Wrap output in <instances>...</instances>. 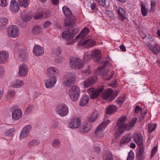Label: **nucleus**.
<instances>
[{
  "label": "nucleus",
  "instance_id": "7",
  "mask_svg": "<svg viewBox=\"0 0 160 160\" xmlns=\"http://www.w3.org/2000/svg\"><path fill=\"white\" fill-rule=\"evenodd\" d=\"M70 65L71 67L73 69H80L83 67L84 63L81 59L76 58L71 60Z\"/></svg>",
  "mask_w": 160,
  "mask_h": 160
},
{
  "label": "nucleus",
  "instance_id": "51",
  "mask_svg": "<svg viewBox=\"0 0 160 160\" xmlns=\"http://www.w3.org/2000/svg\"><path fill=\"white\" fill-rule=\"evenodd\" d=\"M134 158V155L133 152L130 151L128 153V156L127 158V160H133Z\"/></svg>",
  "mask_w": 160,
  "mask_h": 160
},
{
  "label": "nucleus",
  "instance_id": "26",
  "mask_svg": "<svg viewBox=\"0 0 160 160\" xmlns=\"http://www.w3.org/2000/svg\"><path fill=\"white\" fill-rule=\"evenodd\" d=\"M75 18H74L68 17L64 20V23L65 27L73 26L75 25Z\"/></svg>",
  "mask_w": 160,
  "mask_h": 160
},
{
  "label": "nucleus",
  "instance_id": "2",
  "mask_svg": "<svg viewBox=\"0 0 160 160\" xmlns=\"http://www.w3.org/2000/svg\"><path fill=\"white\" fill-rule=\"evenodd\" d=\"M68 94L72 101L76 102L80 97V90L77 86H74L69 88Z\"/></svg>",
  "mask_w": 160,
  "mask_h": 160
},
{
  "label": "nucleus",
  "instance_id": "37",
  "mask_svg": "<svg viewBox=\"0 0 160 160\" xmlns=\"http://www.w3.org/2000/svg\"><path fill=\"white\" fill-rule=\"evenodd\" d=\"M14 128H11L6 130L4 132L5 135L9 137H12L13 136V132L14 131Z\"/></svg>",
  "mask_w": 160,
  "mask_h": 160
},
{
  "label": "nucleus",
  "instance_id": "52",
  "mask_svg": "<svg viewBox=\"0 0 160 160\" xmlns=\"http://www.w3.org/2000/svg\"><path fill=\"white\" fill-rule=\"evenodd\" d=\"M8 2L7 0H0V6L3 8L6 7L8 5Z\"/></svg>",
  "mask_w": 160,
  "mask_h": 160
},
{
  "label": "nucleus",
  "instance_id": "36",
  "mask_svg": "<svg viewBox=\"0 0 160 160\" xmlns=\"http://www.w3.org/2000/svg\"><path fill=\"white\" fill-rule=\"evenodd\" d=\"M19 55L22 60H26L28 57V52L26 51L21 50L19 53Z\"/></svg>",
  "mask_w": 160,
  "mask_h": 160
},
{
  "label": "nucleus",
  "instance_id": "35",
  "mask_svg": "<svg viewBox=\"0 0 160 160\" xmlns=\"http://www.w3.org/2000/svg\"><path fill=\"white\" fill-rule=\"evenodd\" d=\"M18 1L20 7L26 8L29 4L30 0H18Z\"/></svg>",
  "mask_w": 160,
  "mask_h": 160
},
{
  "label": "nucleus",
  "instance_id": "53",
  "mask_svg": "<svg viewBox=\"0 0 160 160\" xmlns=\"http://www.w3.org/2000/svg\"><path fill=\"white\" fill-rule=\"evenodd\" d=\"M34 18L35 19H40L44 18V14L42 13H38L35 15Z\"/></svg>",
  "mask_w": 160,
  "mask_h": 160
},
{
  "label": "nucleus",
  "instance_id": "34",
  "mask_svg": "<svg viewBox=\"0 0 160 160\" xmlns=\"http://www.w3.org/2000/svg\"><path fill=\"white\" fill-rule=\"evenodd\" d=\"M62 11L66 17H69L72 15V13L70 10L67 7L64 6L62 8Z\"/></svg>",
  "mask_w": 160,
  "mask_h": 160
},
{
  "label": "nucleus",
  "instance_id": "15",
  "mask_svg": "<svg viewBox=\"0 0 160 160\" xmlns=\"http://www.w3.org/2000/svg\"><path fill=\"white\" fill-rule=\"evenodd\" d=\"M47 73L49 77H55V76L59 74V70L56 67H50L47 70Z\"/></svg>",
  "mask_w": 160,
  "mask_h": 160
},
{
  "label": "nucleus",
  "instance_id": "56",
  "mask_svg": "<svg viewBox=\"0 0 160 160\" xmlns=\"http://www.w3.org/2000/svg\"><path fill=\"white\" fill-rule=\"evenodd\" d=\"M156 2L154 1H151V9L152 11H154L156 6Z\"/></svg>",
  "mask_w": 160,
  "mask_h": 160
},
{
  "label": "nucleus",
  "instance_id": "1",
  "mask_svg": "<svg viewBox=\"0 0 160 160\" xmlns=\"http://www.w3.org/2000/svg\"><path fill=\"white\" fill-rule=\"evenodd\" d=\"M127 120V117L126 116H122L118 120L115 132L116 137H119L127 128L128 129H131L134 126L137 121L136 118L133 119L130 122L128 127L127 125L125 123Z\"/></svg>",
  "mask_w": 160,
  "mask_h": 160
},
{
  "label": "nucleus",
  "instance_id": "39",
  "mask_svg": "<svg viewBox=\"0 0 160 160\" xmlns=\"http://www.w3.org/2000/svg\"><path fill=\"white\" fill-rule=\"evenodd\" d=\"M139 146L140 148L138 155L140 157L141 159H142L144 155V148L142 145Z\"/></svg>",
  "mask_w": 160,
  "mask_h": 160
},
{
  "label": "nucleus",
  "instance_id": "41",
  "mask_svg": "<svg viewBox=\"0 0 160 160\" xmlns=\"http://www.w3.org/2000/svg\"><path fill=\"white\" fill-rule=\"evenodd\" d=\"M148 46L149 49H150L153 53L155 54H158L159 52V50L157 48L152 46L151 44H148Z\"/></svg>",
  "mask_w": 160,
  "mask_h": 160
},
{
  "label": "nucleus",
  "instance_id": "25",
  "mask_svg": "<svg viewBox=\"0 0 160 160\" xmlns=\"http://www.w3.org/2000/svg\"><path fill=\"white\" fill-rule=\"evenodd\" d=\"M108 64V62H105L103 66L99 68L98 74H100L102 76H104L106 75L108 72V69L105 68Z\"/></svg>",
  "mask_w": 160,
  "mask_h": 160
},
{
  "label": "nucleus",
  "instance_id": "42",
  "mask_svg": "<svg viewBox=\"0 0 160 160\" xmlns=\"http://www.w3.org/2000/svg\"><path fill=\"white\" fill-rule=\"evenodd\" d=\"M41 28L40 26H35L33 27L32 32L34 34H38L41 31Z\"/></svg>",
  "mask_w": 160,
  "mask_h": 160
},
{
  "label": "nucleus",
  "instance_id": "57",
  "mask_svg": "<svg viewBox=\"0 0 160 160\" xmlns=\"http://www.w3.org/2000/svg\"><path fill=\"white\" fill-rule=\"evenodd\" d=\"M51 22L47 21L43 25V27L44 28H46L49 27L51 25Z\"/></svg>",
  "mask_w": 160,
  "mask_h": 160
},
{
  "label": "nucleus",
  "instance_id": "49",
  "mask_svg": "<svg viewBox=\"0 0 160 160\" xmlns=\"http://www.w3.org/2000/svg\"><path fill=\"white\" fill-rule=\"evenodd\" d=\"M103 159V160H113L112 155L109 153L104 155Z\"/></svg>",
  "mask_w": 160,
  "mask_h": 160
},
{
  "label": "nucleus",
  "instance_id": "50",
  "mask_svg": "<svg viewBox=\"0 0 160 160\" xmlns=\"http://www.w3.org/2000/svg\"><path fill=\"white\" fill-rule=\"evenodd\" d=\"M8 20L7 18L2 17L0 18V22L3 25H5L8 23Z\"/></svg>",
  "mask_w": 160,
  "mask_h": 160
},
{
  "label": "nucleus",
  "instance_id": "13",
  "mask_svg": "<svg viewBox=\"0 0 160 160\" xmlns=\"http://www.w3.org/2000/svg\"><path fill=\"white\" fill-rule=\"evenodd\" d=\"M28 67L24 64H21L18 69V74L21 77H25L28 72Z\"/></svg>",
  "mask_w": 160,
  "mask_h": 160
},
{
  "label": "nucleus",
  "instance_id": "48",
  "mask_svg": "<svg viewBox=\"0 0 160 160\" xmlns=\"http://www.w3.org/2000/svg\"><path fill=\"white\" fill-rule=\"evenodd\" d=\"M158 147L156 146L154 147L152 149L151 152V158H152L156 154L157 151Z\"/></svg>",
  "mask_w": 160,
  "mask_h": 160
},
{
  "label": "nucleus",
  "instance_id": "62",
  "mask_svg": "<svg viewBox=\"0 0 160 160\" xmlns=\"http://www.w3.org/2000/svg\"><path fill=\"white\" fill-rule=\"evenodd\" d=\"M101 150V149L98 146H95L94 148V151L95 152H100Z\"/></svg>",
  "mask_w": 160,
  "mask_h": 160
},
{
  "label": "nucleus",
  "instance_id": "18",
  "mask_svg": "<svg viewBox=\"0 0 160 160\" xmlns=\"http://www.w3.org/2000/svg\"><path fill=\"white\" fill-rule=\"evenodd\" d=\"M9 58V54L4 51H0V64L6 63Z\"/></svg>",
  "mask_w": 160,
  "mask_h": 160
},
{
  "label": "nucleus",
  "instance_id": "38",
  "mask_svg": "<svg viewBox=\"0 0 160 160\" xmlns=\"http://www.w3.org/2000/svg\"><path fill=\"white\" fill-rule=\"evenodd\" d=\"M39 141L37 139H34L30 141L28 143V146L29 147H32L38 145Z\"/></svg>",
  "mask_w": 160,
  "mask_h": 160
},
{
  "label": "nucleus",
  "instance_id": "59",
  "mask_svg": "<svg viewBox=\"0 0 160 160\" xmlns=\"http://www.w3.org/2000/svg\"><path fill=\"white\" fill-rule=\"evenodd\" d=\"M44 14V17H49L50 14L51 13L48 10H46L45 11Z\"/></svg>",
  "mask_w": 160,
  "mask_h": 160
},
{
  "label": "nucleus",
  "instance_id": "30",
  "mask_svg": "<svg viewBox=\"0 0 160 160\" xmlns=\"http://www.w3.org/2000/svg\"><path fill=\"white\" fill-rule=\"evenodd\" d=\"M98 116V111L94 110L92 112L90 116L89 117V119L91 122H94L96 121Z\"/></svg>",
  "mask_w": 160,
  "mask_h": 160
},
{
  "label": "nucleus",
  "instance_id": "5",
  "mask_svg": "<svg viewBox=\"0 0 160 160\" xmlns=\"http://www.w3.org/2000/svg\"><path fill=\"white\" fill-rule=\"evenodd\" d=\"M63 82L65 85L68 87L74 84L75 81V76L73 73H67L64 75Z\"/></svg>",
  "mask_w": 160,
  "mask_h": 160
},
{
  "label": "nucleus",
  "instance_id": "47",
  "mask_svg": "<svg viewBox=\"0 0 160 160\" xmlns=\"http://www.w3.org/2000/svg\"><path fill=\"white\" fill-rule=\"evenodd\" d=\"M84 157L85 158L87 159V160H90V158L92 157V153L90 151H89L87 152L84 153Z\"/></svg>",
  "mask_w": 160,
  "mask_h": 160
},
{
  "label": "nucleus",
  "instance_id": "29",
  "mask_svg": "<svg viewBox=\"0 0 160 160\" xmlns=\"http://www.w3.org/2000/svg\"><path fill=\"white\" fill-rule=\"evenodd\" d=\"M89 99V97L86 94L83 95L81 97L79 105L83 106L86 105L88 102Z\"/></svg>",
  "mask_w": 160,
  "mask_h": 160
},
{
  "label": "nucleus",
  "instance_id": "63",
  "mask_svg": "<svg viewBox=\"0 0 160 160\" xmlns=\"http://www.w3.org/2000/svg\"><path fill=\"white\" fill-rule=\"evenodd\" d=\"M4 73V69L2 66H0V78L2 77Z\"/></svg>",
  "mask_w": 160,
  "mask_h": 160
},
{
  "label": "nucleus",
  "instance_id": "43",
  "mask_svg": "<svg viewBox=\"0 0 160 160\" xmlns=\"http://www.w3.org/2000/svg\"><path fill=\"white\" fill-rule=\"evenodd\" d=\"M61 144L60 140L58 139H54L52 142V146L55 148L59 147Z\"/></svg>",
  "mask_w": 160,
  "mask_h": 160
},
{
  "label": "nucleus",
  "instance_id": "58",
  "mask_svg": "<svg viewBox=\"0 0 160 160\" xmlns=\"http://www.w3.org/2000/svg\"><path fill=\"white\" fill-rule=\"evenodd\" d=\"M142 110V108H140L138 105H137L135 109V113H137Z\"/></svg>",
  "mask_w": 160,
  "mask_h": 160
},
{
  "label": "nucleus",
  "instance_id": "32",
  "mask_svg": "<svg viewBox=\"0 0 160 160\" xmlns=\"http://www.w3.org/2000/svg\"><path fill=\"white\" fill-rule=\"evenodd\" d=\"M125 10L122 8H119L118 9L117 13L122 19L123 20L125 18Z\"/></svg>",
  "mask_w": 160,
  "mask_h": 160
},
{
  "label": "nucleus",
  "instance_id": "33",
  "mask_svg": "<svg viewBox=\"0 0 160 160\" xmlns=\"http://www.w3.org/2000/svg\"><path fill=\"white\" fill-rule=\"evenodd\" d=\"M15 92L14 90L9 91L8 92V94L6 96L7 100L9 101H12L15 97Z\"/></svg>",
  "mask_w": 160,
  "mask_h": 160
},
{
  "label": "nucleus",
  "instance_id": "9",
  "mask_svg": "<svg viewBox=\"0 0 160 160\" xmlns=\"http://www.w3.org/2000/svg\"><path fill=\"white\" fill-rule=\"evenodd\" d=\"M96 42L93 39H88L80 41L79 45L85 48H91L95 46Z\"/></svg>",
  "mask_w": 160,
  "mask_h": 160
},
{
  "label": "nucleus",
  "instance_id": "3",
  "mask_svg": "<svg viewBox=\"0 0 160 160\" xmlns=\"http://www.w3.org/2000/svg\"><path fill=\"white\" fill-rule=\"evenodd\" d=\"M91 53H86L85 54L83 60L87 62L89 59L92 58L96 62H98L101 58V52L98 49L93 51Z\"/></svg>",
  "mask_w": 160,
  "mask_h": 160
},
{
  "label": "nucleus",
  "instance_id": "6",
  "mask_svg": "<svg viewBox=\"0 0 160 160\" xmlns=\"http://www.w3.org/2000/svg\"><path fill=\"white\" fill-rule=\"evenodd\" d=\"M19 33V28L16 26H10L8 29V35L11 38H15L18 37Z\"/></svg>",
  "mask_w": 160,
  "mask_h": 160
},
{
  "label": "nucleus",
  "instance_id": "11",
  "mask_svg": "<svg viewBox=\"0 0 160 160\" xmlns=\"http://www.w3.org/2000/svg\"><path fill=\"white\" fill-rule=\"evenodd\" d=\"M12 109L14 111L12 113V116L13 119L15 120L19 119L22 115L21 110L18 108L17 106H13L12 108Z\"/></svg>",
  "mask_w": 160,
  "mask_h": 160
},
{
  "label": "nucleus",
  "instance_id": "21",
  "mask_svg": "<svg viewBox=\"0 0 160 160\" xmlns=\"http://www.w3.org/2000/svg\"><path fill=\"white\" fill-rule=\"evenodd\" d=\"M33 53L36 56H40L44 53L43 48L40 46L35 45L33 48Z\"/></svg>",
  "mask_w": 160,
  "mask_h": 160
},
{
  "label": "nucleus",
  "instance_id": "64",
  "mask_svg": "<svg viewBox=\"0 0 160 160\" xmlns=\"http://www.w3.org/2000/svg\"><path fill=\"white\" fill-rule=\"evenodd\" d=\"M96 4L95 3L93 2V3H92L91 5V9L92 10H95L96 8Z\"/></svg>",
  "mask_w": 160,
  "mask_h": 160
},
{
  "label": "nucleus",
  "instance_id": "55",
  "mask_svg": "<svg viewBox=\"0 0 160 160\" xmlns=\"http://www.w3.org/2000/svg\"><path fill=\"white\" fill-rule=\"evenodd\" d=\"M33 108H34L33 106L30 105L27 108L26 111L28 114H29L32 111Z\"/></svg>",
  "mask_w": 160,
  "mask_h": 160
},
{
  "label": "nucleus",
  "instance_id": "31",
  "mask_svg": "<svg viewBox=\"0 0 160 160\" xmlns=\"http://www.w3.org/2000/svg\"><path fill=\"white\" fill-rule=\"evenodd\" d=\"M89 32V29L87 28H84L81 33L76 37V39H79L82 38L87 35Z\"/></svg>",
  "mask_w": 160,
  "mask_h": 160
},
{
  "label": "nucleus",
  "instance_id": "12",
  "mask_svg": "<svg viewBox=\"0 0 160 160\" xmlns=\"http://www.w3.org/2000/svg\"><path fill=\"white\" fill-rule=\"evenodd\" d=\"M81 125V120L78 118H73L69 121L68 124L69 127L72 128H78Z\"/></svg>",
  "mask_w": 160,
  "mask_h": 160
},
{
  "label": "nucleus",
  "instance_id": "44",
  "mask_svg": "<svg viewBox=\"0 0 160 160\" xmlns=\"http://www.w3.org/2000/svg\"><path fill=\"white\" fill-rule=\"evenodd\" d=\"M141 11L142 15L144 16H146L148 13L147 9L146 8L145 6H144L142 3L141 5Z\"/></svg>",
  "mask_w": 160,
  "mask_h": 160
},
{
  "label": "nucleus",
  "instance_id": "20",
  "mask_svg": "<svg viewBox=\"0 0 160 160\" xmlns=\"http://www.w3.org/2000/svg\"><path fill=\"white\" fill-rule=\"evenodd\" d=\"M132 135L131 134L126 135L123 137L120 142V145L121 147L126 144L129 142L131 140Z\"/></svg>",
  "mask_w": 160,
  "mask_h": 160
},
{
  "label": "nucleus",
  "instance_id": "4",
  "mask_svg": "<svg viewBox=\"0 0 160 160\" xmlns=\"http://www.w3.org/2000/svg\"><path fill=\"white\" fill-rule=\"evenodd\" d=\"M110 123V121L109 120L105 119L104 121L97 128L95 131V133L98 138L100 139L103 137L104 134L102 131Z\"/></svg>",
  "mask_w": 160,
  "mask_h": 160
},
{
  "label": "nucleus",
  "instance_id": "17",
  "mask_svg": "<svg viewBox=\"0 0 160 160\" xmlns=\"http://www.w3.org/2000/svg\"><path fill=\"white\" fill-rule=\"evenodd\" d=\"M134 142L137 145L141 146L142 145L143 139L142 135L140 133H135L133 135Z\"/></svg>",
  "mask_w": 160,
  "mask_h": 160
},
{
  "label": "nucleus",
  "instance_id": "40",
  "mask_svg": "<svg viewBox=\"0 0 160 160\" xmlns=\"http://www.w3.org/2000/svg\"><path fill=\"white\" fill-rule=\"evenodd\" d=\"M156 124L149 123L148 125V128L149 132L153 131L157 127Z\"/></svg>",
  "mask_w": 160,
  "mask_h": 160
},
{
  "label": "nucleus",
  "instance_id": "8",
  "mask_svg": "<svg viewBox=\"0 0 160 160\" xmlns=\"http://www.w3.org/2000/svg\"><path fill=\"white\" fill-rule=\"evenodd\" d=\"M57 112L61 117L67 115L68 113V109L67 106L64 104L59 105L57 108Z\"/></svg>",
  "mask_w": 160,
  "mask_h": 160
},
{
  "label": "nucleus",
  "instance_id": "23",
  "mask_svg": "<svg viewBox=\"0 0 160 160\" xmlns=\"http://www.w3.org/2000/svg\"><path fill=\"white\" fill-rule=\"evenodd\" d=\"M76 32H72L70 30H68L64 31L62 34V37L65 39H69L71 38L74 37Z\"/></svg>",
  "mask_w": 160,
  "mask_h": 160
},
{
  "label": "nucleus",
  "instance_id": "24",
  "mask_svg": "<svg viewBox=\"0 0 160 160\" xmlns=\"http://www.w3.org/2000/svg\"><path fill=\"white\" fill-rule=\"evenodd\" d=\"M10 9L11 11L15 12L18 11L19 7L18 4L15 0H12L11 1Z\"/></svg>",
  "mask_w": 160,
  "mask_h": 160
},
{
  "label": "nucleus",
  "instance_id": "10",
  "mask_svg": "<svg viewBox=\"0 0 160 160\" xmlns=\"http://www.w3.org/2000/svg\"><path fill=\"white\" fill-rule=\"evenodd\" d=\"M103 88H101L96 90L93 88H91L88 90V92L91 93L90 98L93 99L98 97L103 91Z\"/></svg>",
  "mask_w": 160,
  "mask_h": 160
},
{
  "label": "nucleus",
  "instance_id": "27",
  "mask_svg": "<svg viewBox=\"0 0 160 160\" xmlns=\"http://www.w3.org/2000/svg\"><path fill=\"white\" fill-rule=\"evenodd\" d=\"M97 80V77L96 76L90 78L89 79L86 80L84 82V85L85 88H88L91 86L96 82Z\"/></svg>",
  "mask_w": 160,
  "mask_h": 160
},
{
  "label": "nucleus",
  "instance_id": "45",
  "mask_svg": "<svg viewBox=\"0 0 160 160\" xmlns=\"http://www.w3.org/2000/svg\"><path fill=\"white\" fill-rule=\"evenodd\" d=\"M32 129V127L31 125L29 124L24 127L22 130L29 135Z\"/></svg>",
  "mask_w": 160,
  "mask_h": 160
},
{
  "label": "nucleus",
  "instance_id": "22",
  "mask_svg": "<svg viewBox=\"0 0 160 160\" xmlns=\"http://www.w3.org/2000/svg\"><path fill=\"white\" fill-rule=\"evenodd\" d=\"M91 128L90 125L88 122H84L82 123L79 130L81 132L85 133L89 131Z\"/></svg>",
  "mask_w": 160,
  "mask_h": 160
},
{
  "label": "nucleus",
  "instance_id": "19",
  "mask_svg": "<svg viewBox=\"0 0 160 160\" xmlns=\"http://www.w3.org/2000/svg\"><path fill=\"white\" fill-rule=\"evenodd\" d=\"M24 84V82L22 80L15 79L10 83L11 87L18 88L22 87Z\"/></svg>",
  "mask_w": 160,
  "mask_h": 160
},
{
  "label": "nucleus",
  "instance_id": "60",
  "mask_svg": "<svg viewBox=\"0 0 160 160\" xmlns=\"http://www.w3.org/2000/svg\"><path fill=\"white\" fill-rule=\"evenodd\" d=\"M99 4L102 7H104L106 5L105 0H98Z\"/></svg>",
  "mask_w": 160,
  "mask_h": 160
},
{
  "label": "nucleus",
  "instance_id": "28",
  "mask_svg": "<svg viewBox=\"0 0 160 160\" xmlns=\"http://www.w3.org/2000/svg\"><path fill=\"white\" fill-rule=\"evenodd\" d=\"M117 107L114 105H110L107 107L106 109V114H111L114 113L117 110Z\"/></svg>",
  "mask_w": 160,
  "mask_h": 160
},
{
  "label": "nucleus",
  "instance_id": "61",
  "mask_svg": "<svg viewBox=\"0 0 160 160\" xmlns=\"http://www.w3.org/2000/svg\"><path fill=\"white\" fill-rule=\"evenodd\" d=\"M51 2L53 5L57 6L58 4L59 0H50Z\"/></svg>",
  "mask_w": 160,
  "mask_h": 160
},
{
  "label": "nucleus",
  "instance_id": "46",
  "mask_svg": "<svg viewBox=\"0 0 160 160\" xmlns=\"http://www.w3.org/2000/svg\"><path fill=\"white\" fill-rule=\"evenodd\" d=\"M28 134L23 130H22L20 133L19 138L20 140L23 139L24 138L26 137Z\"/></svg>",
  "mask_w": 160,
  "mask_h": 160
},
{
  "label": "nucleus",
  "instance_id": "54",
  "mask_svg": "<svg viewBox=\"0 0 160 160\" xmlns=\"http://www.w3.org/2000/svg\"><path fill=\"white\" fill-rule=\"evenodd\" d=\"M32 17L31 15H26L22 17L23 20L26 22H27L30 21Z\"/></svg>",
  "mask_w": 160,
  "mask_h": 160
},
{
  "label": "nucleus",
  "instance_id": "16",
  "mask_svg": "<svg viewBox=\"0 0 160 160\" xmlns=\"http://www.w3.org/2000/svg\"><path fill=\"white\" fill-rule=\"evenodd\" d=\"M113 91L111 89H109L105 91L102 94V97L104 99L110 101L113 99L112 97Z\"/></svg>",
  "mask_w": 160,
  "mask_h": 160
},
{
  "label": "nucleus",
  "instance_id": "14",
  "mask_svg": "<svg viewBox=\"0 0 160 160\" xmlns=\"http://www.w3.org/2000/svg\"><path fill=\"white\" fill-rule=\"evenodd\" d=\"M49 77V79L45 82V85L47 88H51L55 86L57 82V80L55 77Z\"/></svg>",
  "mask_w": 160,
  "mask_h": 160
}]
</instances>
